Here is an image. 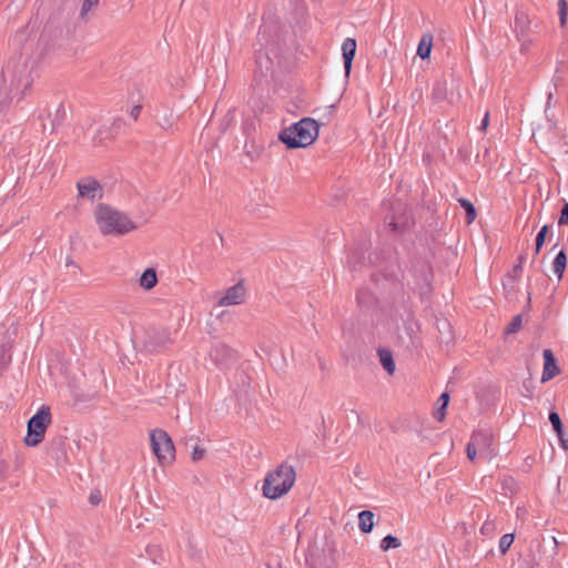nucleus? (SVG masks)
<instances>
[{
  "mask_svg": "<svg viewBox=\"0 0 568 568\" xmlns=\"http://www.w3.org/2000/svg\"><path fill=\"white\" fill-rule=\"evenodd\" d=\"M95 224L103 235L121 236L136 229V225L125 214L105 204H99L94 210Z\"/></svg>",
  "mask_w": 568,
  "mask_h": 568,
  "instance_id": "nucleus-1",
  "label": "nucleus"
},
{
  "mask_svg": "<svg viewBox=\"0 0 568 568\" xmlns=\"http://www.w3.org/2000/svg\"><path fill=\"white\" fill-rule=\"evenodd\" d=\"M296 480V473L292 465L281 464L268 471L263 480L262 495L271 500H276L292 489Z\"/></svg>",
  "mask_w": 568,
  "mask_h": 568,
  "instance_id": "nucleus-2",
  "label": "nucleus"
},
{
  "mask_svg": "<svg viewBox=\"0 0 568 568\" xmlns=\"http://www.w3.org/2000/svg\"><path fill=\"white\" fill-rule=\"evenodd\" d=\"M320 123L313 118H303L298 122L284 129L278 139L288 148H306L318 138Z\"/></svg>",
  "mask_w": 568,
  "mask_h": 568,
  "instance_id": "nucleus-3",
  "label": "nucleus"
},
{
  "mask_svg": "<svg viewBox=\"0 0 568 568\" xmlns=\"http://www.w3.org/2000/svg\"><path fill=\"white\" fill-rule=\"evenodd\" d=\"M52 423L51 409L49 406H41L28 422L27 435L24 437V445L28 447H36L44 439L48 427Z\"/></svg>",
  "mask_w": 568,
  "mask_h": 568,
  "instance_id": "nucleus-4",
  "label": "nucleus"
},
{
  "mask_svg": "<svg viewBox=\"0 0 568 568\" xmlns=\"http://www.w3.org/2000/svg\"><path fill=\"white\" fill-rule=\"evenodd\" d=\"M150 442L153 454L161 466H169L175 460V447L169 434L161 428L150 432Z\"/></svg>",
  "mask_w": 568,
  "mask_h": 568,
  "instance_id": "nucleus-5",
  "label": "nucleus"
},
{
  "mask_svg": "<svg viewBox=\"0 0 568 568\" xmlns=\"http://www.w3.org/2000/svg\"><path fill=\"white\" fill-rule=\"evenodd\" d=\"M459 84V80L454 77H450L449 81L438 82L434 88V97L455 102L460 99Z\"/></svg>",
  "mask_w": 568,
  "mask_h": 568,
  "instance_id": "nucleus-6",
  "label": "nucleus"
},
{
  "mask_svg": "<svg viewBox=\"0 0 568 568\" xmlns=\"http://www.w3.org/2000/svg\"><path fill=\"white\" fill-rule=\"evenodd\" d=\"M246 297V288L243 283L229 287L219 298V306H236L243 304Z\"/></svg>",
  "mask_w": 568,
  "mask_h": 568,
  "instance_id": "nucleus-7",
  "label": "nucleus"
},
{
  "mask_svg": "<svg viewBox=\"0 0 568 568\" xmlns=\"http://www.w3.org/2000/svg\"><path fill=\"white\" fill-rule=\"evenodd\" d=\"M79 196L93 201L102 196V187L99 182L91 178H85L77 183Z\"/></svg>",
  "mask_w": 568,
  "mask_h": 568,
  "instance_id": "nucleus-8",
  "label": "nucleus"
},
{
  "mask_svg": "<svg viewBox=\"0 0 568 568\" xmlns=\"http://www.w3.org/2000/svg\"><path fill=\"white\" fill-rule=\"evenodd\" d=\"M209 355L216 365H224L233 358L234 352L226 344L216 342L211 346Z\"/></svg>",
  "mask_w": 568,
  "mask_h": 568,
  "instance_id": "nucleus-9",
  "label": "nucleus"
},
{
  "mask_svg": "<svg viewBox=\"0 0 568 568\" xmlns=\"http://www.w3.org/2000/svg\"><path fill=\"white\" fill-rule=\"evenodd\" d=\"M490 438L488 434L476 433L473 435L470 442L467 445V457L474 460L477 453H483L484 448L489 446Z\"/></svg>",
  "mask_w": 568,
  "mask_h": 568,
  "instance_id": "nucleus-10",
  "label": "nucleus"
},
{
  "mask_svg": "<svg viewBox=\"0 0 568 568\" xmlns=\"http://www.w3.org/2000/svg\"><path fill=\"white\" fill-rule=\"evenodd\" d=\"M544 371L541 375V382H548L559 374V368L556 363V358L550 349H545L544 353Z\"/></svg>",
  "mask_w": 568,
  "mask_h": 568,
  "instance_id": "nucleus-11",
  "label": "nucleus"
},
{
  "mask_svg": "<svg viewBox=\"0 0 568 568\" xmlns=\"http://www.w3.org/2000/svg\"><path fill=\"white\" fill-rule=\"evenodd\" d=\"M342 53L344 60L345 74L346 77H348L356 53V40L353 38H346L342 43Z\"/></svg>",
  "mask_w": 568,
  "mask_h": 568,
  "instance_id": "nucleus-12",
  "label": "nucleus"
},
{
  "mask_svg": "<svg viewBox=\"0 0 568 568\" xmlns=\"http://www.w3.org/2000/svg\"><path fill=\"white\" fill-rule=\"evenodd\" d=\"M158 282V274L153 267L144 270L138 280L139 286L144 291L153 290Z\"/></svg>",
  "mask_w": 568,
  "mask_h": 568,
  "instance_id": "nucleus-13",
  "label": "nucleus"
},
{
  "mask_svg": "<svg viewBox=\"0 0 568 568\" xmlns=\"http://www.w3.org/2000/svg\"><path fill=\"white\" fill-rule=\"evenodd\" d=\"M375 515L371 510H363L358 514V528L363 534H369L374 528Z\"/></svg>",
  "mask_w": 568,
  "mask_h": 568,
  "instance_id": "nucleus-14",
  "label": "nucleus"
},
{
  "mask_svg": "<svg viewBox=\"0 0 568 568\" xmlns=\"http://www.w3.org/2000/svg\"><path fill=\"white\" fill-rule=\"evenodd\" d=\"M378 357L382 366L384 369L389 374L393 375L396 371V365L393 358V355L390 351L381 348L378 349Z\"/></svg>",
  "mask_w": 568,
  "mask_h": 568,
  "instance_id": "nucleus-15",
  "label": "nucleus"
},
{
  "mask_svg": "<svg viewBox=\"0 0 568 568\" xmlns=\"http://www.w3.org/2000/svg\"><path fill=\"white\" fill-rule=\"evenodd\" d=\"M448 403H449V394L443 393L440 395V397L438 398L437 408L433 413L434 418L437 419L438 422L444 420V418L446 416V408L448 406Z\"/></svg>",
  "mask_w": 568,
  "mask_h": 568,
  "instance_id": "nucleus-16",
  "label": "nucleus"
},
{
  "mask_svg": "<svg viewBox=\"0 0 568 568\" xmlns=\"http://www.w3.org/2000/svg\"><path fill=\"white\" fill-rule=\"evenodd\" d=\"M566 265H567V255H566L565 251L561 250L556 255L554 263H552L554 273L557 275V277L559 280L562 277Z\"/></svg>",
  "mask_w": 568,
  "mask_h": 568,
  "instance_id": "nucleus-17",
  "label": "nucleus"
},
{
  "mask_svg": "<svg viewBox=\"0 0 568 568\" xmlns=\"http://www.w3.org/2000/svg\"><path fill=\"white\" fill-rule=\"evenodd\" d=\"M458 203L466 212L467 224H471L477 216V212H476L474 204L469 200L464 199V197L459 199Z\"/></svg>",
  "mask_w": 568,
  "mask_h": 568,
  "instance_id": "nucleus-18",
  "label": "nucleus"
},
{
  "mask_svg": "<svg viewBox=\"0 0 568 568\" xmlns=\"http://www.w3.org/2000/svg\"><path fill=\"white\" fill-rule=\"evenodd\" d=\"M402 546L400 540L392 535H387L381 540L379 547L383 551H388L389 549H397Z\"/></svg>",
  "mask_w": 568,
  "mask_h": 568,
  "instance_id": "nucleus-19",
  "label": "nucleus"
},
{
  "mask_svg": "<svg viewBox=\"0 0 568 568\" xmlns=\"http://www.w3.org/2000/svg\"><path fill=\"white\" fill-rule=\"evenodd\" d=\"M548 231H549V226L548 225H544L540 229V231L538 232V234L536 236V247H535V253L536 254H538L540 252V248L545 244V240H546Z\"/></svg>",
  "mask_w": 568,
  "mask_h": 568,
  "instance_id": "nucleus-20",
  "label": "nucleus"
},
{
  "mask_svg": "<svg viewBox=\"0 0 568 568\" xmlns=\"http://www.w3.org/2000/svg\"><path fill=\"white\" fill-rule=\"evenodd\" d=\"M515 536L513 534H505L499 540V550L504 555L513 545Z\"/></svg>",
  "mask_w": 568,
  "mask_h": 568,
  "instance_id": "nucleus-21",
  "label": "nucleus"
},
{
  "mask_svg": "<svg viewBox=\"0 0 568 568\" xmlns=\"http://www.w3.org/2000/svg\"><path fill=\"white\" fill-rule=\"evenodd\" d=\"M549 420H550L555 432L557 433V435L560 436L562 434V424H561L559 415L556 412H551L549 414Z\"/></svg>",
  "mask_w": 568,
  "mask_h": 568,
  "instance_id": "nucleus-22",
  "label": "nucleus"
},
{
  "mask_svg": "<svg viewBox=\"0 0 568 568\" xmlns=\"http://www.w3.org/2000/svg\"><path fill=\"white\" fill-rule=\"evenodd\" d=\"M99 3V0H83L81 7V17L84 18Z\"/></svg>",
  "mask_w": 568,
  "mask_h": 568,
  "instance_id": "nucleus-23",
  "label": "nucleus"
},
{
  "mask_svg": "<svg viewBox=\"0 0 568 568\" xmlns=\"http://www.w3.org/2000/svg\"><path fill=\"white\" fill-rule=\"evenodd\" d=\"M521 327V317L515 316L511 321V323L506 328L507 334L516 333Z\"/></svg>",
  "mask_w": 568,
  "mask_h": 568,
  "instance_id": "nucleus-24",
  "label": "nucleus"
},
{
  "mask_svg": "<svg viewBox=\"0 0 568 568\" xmlns=\"http://www.w3.org/2000/svg\"><path fill=\"white\" fill-rule=\"evenodd\" d=\"M204 454H205V449L199 445H195L192 449L191 458L193 462H199L200 459L203 458Z\"/></svg>",
  "mask_w": 568,
  "mask_h": 568,
  "instance_id": "nucleus-25",
  "label": "nucleus"
},
{
  "mask_svg": "<svg viewBox=\"0 0 568 568\" xmlns=\"http://www.w3.org/2000/svg\"><path fill=\"white\" fill-rule=\"evenodd\" d=\"M417 54L420 57L422 60L426 59V36H423L422 39L419 40Z\"/></svg>",
  "mask_w": 568,
  "mask_h": 568,
  "instance_id": "nucleus-26",
  "label": "nucleus"
},
{
  "mask_svg": "<svg viewBox=\"0 0 568 568\" xmlns=\"http://www.w3.org/2000/svg\"><path fill=\"white\" fill-rule=\"evenodd\" d=\"M559 20H560V24L561 26H565L566 23V17H567V12H566V0H560L559 1Z\"/></svg>",
  "mask_w": 568,
  "mask_h": 568,
  "instance_id": "nucleus-27",
  "label": "nucleus"
},
{
  "mask_svg": "<svg viewBox=\"0 0 568 568\" xmlns=\"http://www.w3.org/2000/svg\"><path fill=\"white\" fill-rule=\"evenodd\" d=\"M559 224L568 225V203H566L561 210V214L559 217Z\"/></svg>",
  "mask_w": 568,
  "mask_h": 568,
  "instance_id": "nucleus-28",
  "label": "nucleus"
},
{
  "mask_svg": "<svg viewBox=\"0 0 568 568\" xmlns=\"http://www.w3.org/2000/svg\"><path fill=\"white\" fill-rule=\"evenodd\" d=\"M140 112H141V106L140 105H133L131 111H130V115L136 120L140 115Z\"/></svg>",
  "mask_w": 568,
  "mask_h": 568,
  "instance_id": "nucleus-29",
  "label": "nucleus"
},
{
  "mask_svg": "<svg viewBox=\"0 0 568 568\" xmlns=\"http://www.w3.org/2000/svg\"><path fill=\"white\" fill-rule=\"evenodd\" d=\"M488 123H489V113L486 112V114H485V116H484V119L481 121V125H480L481 130L485 131L487 129V126H488Z\"/></svg>",
  "mask_w": 568,
  "mask_h": 568,
  "instance_id": "nucleus-30",
  "label": "nucleus"
},
{
  "mask_svg": "<svg viewBox=\"0 0 568 568\" xmlns=\"http://www.w3.org/2000/svg\"><path fill=\"white\" fill-rule=\"evenodd\" d=\"M388 224L393 231H399L402 229L397 223H395L393 221H390Z\"/></svg>",
  "mask_w": 568,
  "mask_h": 568,
  "instance_id": "nucleus-31",
  "label": "nucleus"
},
{
  "mask_svg": "<svg viewBox=\"0 0 568 568\" xmlns=\"http://www.w3.org/2000/svg\"><path fill=\"white\" fill-rule=\"evenodd\" d=\"M443 327L447 331V333L450 335L452 333V327H450V324L448 322H443Z\"/></svg>",
  "mask_w": 568,
  "mask_h": 568,
  "instance_id": "nucleus-32",
  "label": "nucleus"
},
{
  "mask_svg": "<svg viewBox=\"0 0 568 568\" xmlns=\"http://www.w3.org/2000/svg\"><path fill=\"white\" fill-rule=\"evenodd\" d=\"M161 126L169 130L172 128V123L169 120H166V122H164V124L161 123Z\"/></svg>",
  "mask_w": 568,
  "mask_h": 568,
  "instance_id": "nucleus-33",
  "label": "nucleus"
},
{
  "mask_svg": "<svg viewBox=\"0 0 568 568\" xmlns=\"http://www.w3.org/2000/svg\"><path fill=\"white\" fill-rule=\"evenodd\" d=\"M161 126L169 130L172 128V123L169 120H166V122H164V124L161 123Z\"/></svg>",
  "mask_w": 568,
  "mask_h": 568,
  "instance_id": "nucleus-34",
  "label": "nucleus"
},
{
  "mask_svg": "<svg viewBox=\"0 0 568 568\" xmlns=\"http://www.w3.org/2000/svg\"><path fill=\"white\" fill-rule=\"evenodd\" d=\"M430 51H432V41L429 40L428 41V49H427L428 55L430 54Z\"/></svg>",
  "mask_w": 568,
  "mask_h": 568,
  "instance_id": "nucleus-35",
  "label": "nucleus"
},
{
  "mask_svg": "<svg viewBox=\"0 0 568 568\" xmlns=\"http://www.w3.org/2000/svg\"><path fill=\"white\" fill-rule=\"evenodd\" d=\"M90 500L92 504H95L97 503V497H94L93 495L90 496Z\"/></svg>",
  "mask_w": 568,
  "mask_h": 568,
  "instance_id": "nucleus-36",
  "label": "nucleus"
}]
</instances>
